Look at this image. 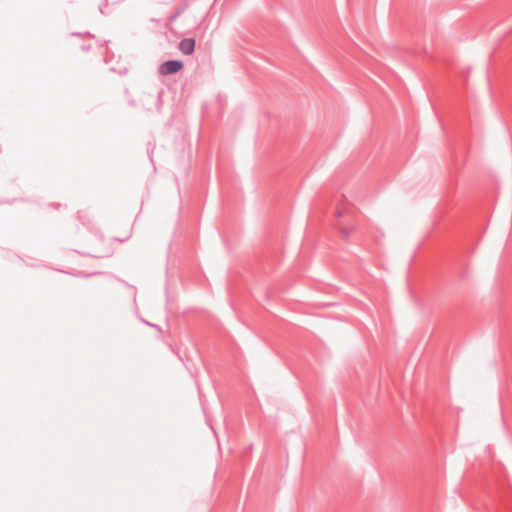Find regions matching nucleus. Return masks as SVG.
<instances>
[{"instance_id": "obj_1", "label": "nucleus", "mask_w": 512, "mask_h": 512, "mask_svg": "<svg viewBox=\"0 0 512 512\" xmlns=\"http://www.w3.org/2000/svg\"><path fill=\"white\" fill-rule=\"evenodd\" d=\"M183 67L184 63L182 60H167L159 66L158 73L163 76L171 75L181 71Z\"/></svg>"}, {"instance_id": "obj_2", "label": "nucleus", "mask_w": 512, "mask_h": 512, "mask_svg": "<svg viewBox=\"0 0 512 512\" xmlns=\"http://www.w3.org/2000/svg\"><path fill=\"white\" fill-rule=\"evenodd\" d=\"M195 39L194 38H184L179 43V50L185 55H191L195 51Z\"/></svg>"}, {"instance_id": "obj_3", "label": "nucleus", "mask_w": 512, "mask_h": 512, "mask_svg": "<svg viewBox=\"0 0 512 512\" xmlns=\"http://www.w3.org/2000/svg\"><path fill=\"white\" fill-rule=\"evenodd\" d=\"M353 227H339L340 233L344 239H348L353 231Z\"/></svg>"}, {"instance_id": "obj_4", "label": "nucleus", "mask_w": 512, "mask_h": 512, "mask_svg": "<svg viewBox=\"0 0 512 512\" xmlns=\"http://www.w3.org/2000/svg\"><path fill=\"white\" fill-rule=\"evenodd\" d=\"M183 11V8H178L176 12L170 17V21H174L176 18H178Z\"/></svg>"}, {"instance_id": "obj_5", "label": "nucleus", "mask_w": 512, "mask_h": 512, "mask_svg": "<svg viewBox=\"0 0 512 512\" xmlns=\"http://www.w3.org/2000/svg\"><path fill=\"white\" fill-rule=\"evenodd\" d=\"M337 215H338L339 217H341V216H342V212H341V211H338V212H337Z\"/></svg>"}]
</instances>
